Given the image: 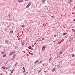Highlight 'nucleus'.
Returning a JSON list of instances; mask_svg holds the SVG:
<instances>
[{"mask_svg": "<svg viewBox=\"0 0 75 75\" xmlns=\"http://www.w3.org/2000/svg\"><path fill=\"white\" fill-rule=\"evenodd\" d=\"M64 48H63L60 52H59V55H61V54H62L63 53V52H64Z\"/></svg>", "mask_w": 75, "mask_h": 75, "instance_id": "nucleus-1", "label": "nucleus"}, {"mask_svg": "<svg viewBox=\"0 0 75 75\" xmlns=\"http://www.w3.org/2000/svg\"><path fill=\"white\" fill-rule=\"evenodd\" d=\"M45 46H44L42 48V50L44 51L45 50Z\"/></svg>", "mask_w": 75, "mask_h": 75, "instance_id": "nucleus-2", "label": "nucleus"}, {"mask_svg": "<svg viewBox=\"0 0 75 75\" xmlns=\"http://www.w3.org/2000/svg\"><path fill=\"white\" fill-rule=\"evenodd\" d=\"M38 62H39V60H37L35 62V64H36Z\"/></svg>", "mask_w": 75, "mask_h": 75, "instance_id": "nucleus-3", "label": "nucleus"}, {"mask_svg": "<svg viewBox=\"0 0 75 75\" xmlns=\"http://www.w3.org/2000/svg\"><path fill=\"white\" fill-rule=\"evenodd\" d=\"M31 2H30L28 4V5L30 6H31Z\"/></svg>", "mask_w": 75, "mask_h": 75, "instance_id": "nucleus-4", "label": "nucleus"}, {"mask_svg": "<svg viewBox=\"0 0 75 75\" xmlns=\"http://www.w3.org/2000/svg\"><path fill=\"white\" fill-rule=\"evenodd\" d=\"M18 1L19 2H23L24 0H18Z\"/></svg>", "mask_w": 75, "mask_h": 75, "instance_id": "nucleus-5", "label": "nucleus"}, {"mask_svg": "<svg viewBox=\"0 0 75 75\" xmlns=\"http://www.w3.org/2000/svg\"><path fill=\"white\" fill-rule=\"evenodd\" d=\"M9 42V41H8V40L5 41L6 43H8Z\"/></svg>", "mask_w": 75, "mask_h": 75, "instance_id": "nucleus-6", "label": "nucleus"}, {"mask_svg": "<svg viewBox=\"0 0 75 75\" xmlns=\"http://www.w3.org/2000/svg\"><path fill=\"white\" fill-rule=\"evenodd\" d=\"M6 56V54H4L2 55V57H5Z\"/></svg>", "mask_w": 75, "mask_h": 75, "instance_id": "nucleus-7", "label": "nucleus"}, {"mask_svg": "<svg viewBox=\"0 0 75 75\" xmlns=\"http://www.w3.org/2000/svg\"><path fill=\"white\" fill-rule=\"evenodd\" d=\"M31 46H29L28 47L29 49H30V50H31Z\"/></svg>", "mask_w": 75, "mask_h": 75, "instance_id": "nucleus-8", "label": "nucleus"}, {"mask_svg": "<svg viewBox=\"0 0 75 75\" xmlns=\"http://www.w3.org/2000/svg\"><path fill=\"white\" fill-rule=\"evenodd\" d=\"M2 68L3 69H4L6 68V67L5 66H4V67H2Z\"/></svg>", "mask_w": 75, "mask_h": 75, "instance_id": "nucleus-9", "label": "nucleus"}, {"mask_svg": "<svg viewBox=\"0 0 75 75\" xmlns=\"http://www.w3.org/2000/svg\"><path fill=\"white\" fill-rule=\"evenodd\" d=\"M66 34H67V33L65 32L63 34V35H66Z\"/></svg>", "mask_w": 75, "mask_h": 75, "instance_id": "nucleus-10", "label": "nucleus"}, {"mask_svg": "<svg viewBox=\"0 0 75 75\" xmlns=\"http://www.w3.org/2000/svg\"><path fill=\"white\" fill-rule=\"evenodd\" d=\"M15 52V51H14L12 52L11 53L13 54H14Z\"/></svg>", "mask_w": 75, "mask_h": 75, "instance_id": "nucleus-11", "label": "nucleus"}, {"mask_svg": "<svg viewBox=\"0 0 75 75\" xmlns=\"http://www.w3.org/2000/svg\"><path fill=\"white\" fill-rule=\"evenodd\" d=\"M15 52V51H14L12 52L11 53L13 54H14Z\"/></svg>", "mask_w": 75, "mask_h": 75, "instance_id": "nucleus-12", "label": "nucleus"}, {"mask_svg": "<svg viewBox=\"0 0 75 75\" xmlns=\"http://www.w3.org/2000/svg\"><path fill=\"white\" fill-rule=\"evenodd\" d=\"M55 69H55V68H54V69H53V72H54V71H55Z\"/></svg>", "mask_w": 75, "mask_h": 75, "instance_id": "nucleus-13", "label": "nucleus"}, {"mask_svg": "<svg viewBox=\"0 0 75 75\" xmlns=\"http://www.w3.org/2000/svg\"><path fill=\"white\" fill-rule=\"evenodd\" d=\"M42 61L41 60V61L39 62L38 63V64H40V63H41V62H42Z\"/></svg>", "mask_w": 75, "mask_h": 75, "instance_id": "nucleus-14", "label": "nucleus"}, {"mask_svg": "<svg viewBox=\"0 0 75 75\" xmlns=\"http://www.w3.org/2000/svg\"><path fill=\"white\" fill-rule=\"evenodd\" d=\"M72 56L73 57H74L75 56V55L74 54H72Z\"/></svg>", "mask_w": 75, "mask_h": 75, "instance_id": "nucleus-15", "label": "nucleus"}, {"mask_svg": "<svg viewBox=\"0 0 75 75\" xmlns=\"http://www.w3.org/2000/svg\"><path fill=\"white\" fill-rule=\"evenodd\" d=\"M46 1V0H42V2H43V3H44V2H45Z\"/></svg>", "mask_w": 75, "mask_h": 75, "instance_id": "nucleus-16", "label": "nucleus"}, {"mask_svg": "<svg viewBox=\"0 0 75 75\" xmlns=\"http://www.w3.org/2000/svg\"><path fill=\"white\" fill-rule=\"evenodd\" d=\"M13 31H11L10 32V34H11V33H13Z\"/></svg>", "mask_w": 75, "mask_h": 75, "instance_id": "nucleus-17", "label": "nucleus"}, {"mask_svg": "<svg viewBox=\"0 0 75 75\" xmlns=\"http://www.w3.org/2000/svg\"><path fill=\"white\" fill-rule=\"evenodd\" d=\"M29 6L28 5H27V6H26V8H28V7H29Z\"/></svg>", "mask_w": 75, "mask_h": 75, "instance_id": "nucleus-18", "label": "nucleus"}, {"mask_svg": "<svg viewBox=\"0 0 75 75\" xmlns=\"http://www.w3.org/2000/svg\"><path fill=\"white\" fill-rule=\"evenodd\" d=\"M27 74H28V72H26V73H25V74H24V75H27Z\"/></svg>", "mask_w": 75, "mask_h": 75, "instance_id": "nucleus-19", "label": "nucleus"}, {"mask_svg": "<svg viewBox=\"0 0 75 75\" xmlns=\"http://www.w3.org/2000/svg\"><path fill=\"white\" fill-rule=\"evenodd\" d=\"M13 55V54H12V53H11L9 55Z\"/></svg>", "mask_w": 75, "mask_h": 75, "instance_id": "nucleus-20", "label": "nucleus"}, {"mask_svg": "<svg viewBox=\"0 0 75 75\" xmlns=\"http://www.w3.org/2000/svg\"><path fill=\"white\" fill-rule=\"evenodd\" d=\"M50 61H51V58H50V59H49V62Z\"/></svg>", "mask_w": 75, "mask_h": 75, "instance_id": "nucleus-21", "label": "nucleus"}, {"mask_svg": "<svg viewBox=\"0 0 75 75\" xmlns=\"http://www.w3.org/2000/svg\"><path fill=\"white\" fill-rule=\"evenodd\" d=\"M14 69H13L11 71V73H13V71H14Z\"/></svg>", "mask_w": 75, "mask_h": 75, "instance_id": "nucleus-22", "label": "nucleus"}, {"mask_svg": "<svg viewBox=\"0 0 75 75\" xmlns=\"http://www.w3.org/2000/svg\"><path fill=\"white\" fill-rule=\"evenodd\" d=\"M17 63H16V64L15 65V67H16L17 66Z\"/></svg>", "mask_w": 75, "mask_h": 75, "instance_id": "nucleus-23", "label": "nucleus"}, {"mask_svg": "<svg viewBox=\"0 0 75 75\" xmlns=\"http://www.w3.org/2000/svg\"><path fill=\"white\" fill-rule=\"evenodd\" d=\"M41 71V69H40V71H39V72H40Z\"/></svg>", "mask_w": 75, "mask_h": 75, "instance_id": "nucleus-24", "label": "nucleus"}, {"mask_svg": "<svg viewBox=\"0 0 75 75\" xmlns=\"http://www.w3.org/2000/svg\"><path fill=\"white\" fill-rule=\"evenodd\" d=\"M23 72L24 73L25 72V70H24V71H23Z\"/></svg>", "mask_w": 75, "mask_h": 75, "instance_id": "nucleus-25", "label": "nucleus"}, {"mask_svg": "<svg viewBox=\"0 0 75 75\" xmlns=\"http://www.w3.org/2000/svg\"><path fill=\"white\" fill-rule=\"evenodd\" d=\"M60 66V65H59L57 66V68H59Z\"/></svg>", "mask_w": 75, "mask_h": 75, "instance_id": "nucleus-26", "label": "nucleus"}, {"mask_svg": "<svg viewBox=\"0 0 75 75\" xmlns=\"http://www.w3.org/2000/svg\"><path fill=\"white\" fill-rule=\"evenodd\" d=\"M22 45H24V42H23L22 43Z\"/></svg>", "mask_w": 75, "mask_h": 75, "instance_id": "nucleus-27", "label": "nucleus"}, {"mask_svg": "<svg viewBox=\"0 0 75 75\" xmlns=\"http://www.w3.org/2000/svg\"><path fill=\"white\" fill-rule=\"evenodd\" d=\"M15 55H13V58H14V57H15Z\"/></svg>", "mask_w": 75, "mask_h": 75, "instance_id": "nucleus-28", "label": "nucleus"}, {"mask_svg": "<svg viewBox=\"0 0 75 75\" xmlns=\"http://www.w3.org/2000/svg\"><path fill=\"white\" fill-rule=\"evenodd\" d=\"M23 70H25V68H24V67H23Z\"/></svg>", "mask_w": 75, "mask_h": 75, "instance_id": "nucleus-29", "label": "nucleus"}, {"mask_svg": "<svg viewBox=\"0 0 75 75\" xmlns=\"http://www.w3.org/2000/svg\"><path fill=\"white\" fill-rule=\"evenodd\" d=\"M4 52H2L1 53V54H4Z\"/></svg>", "mask_w": 75, "mask_h": 75, "instance_id": "nucleus-30", "label": "nucleus"}, {"mask_svg": "<svg viewBox=\"0 0 75 75\" xmlns=\"http://www.w3.org/2000/svg\"><path fill=\"white\" fill-rule=\"evenodd\" d=\"M51 17H52V18H54V17H53V16H51Z\"/></svg>", "mask_w": 75, "mask_h": 75, "instance_id": "nucleus-31", "label": "nucleus"}, {"mask_svg": "<svg viewBox=\"0 0 75 75\" xmlns=\"http://www.w3.org/2000/svg\"><path fill=\"white\" fill-rule=\"evenodd\" d=\"M7 63V61L5 63V64H6Z\"/></svg>", "mask_w": 75, "mask_h": 75, "instance_id": "nucleus-32", "label": "nucleus"}, {"mask_svg": "<svg viewBox=\"0 0 75 75\" xmlns=\"http://www.w3.org/2000/svg\"><path fill=\"white\" fill-rule=\"evenodd\" d=\"M8 16H9V17H10V14H9L8 15Z\"/></svg>", "mask_w": 75, "mask_h": 75, "instance_id": "nucleus-33", "label": "nucleus"}, {"mask_svg": "<svg viewBox=\"0 0 75 75\" xmlns=\"http://www.w3.org/2000/svg\"><path fill=\"white\" fill-rule=\"evenodd\" d=\"M73 21H75V18L74 19Z\"/></svg>", "mask_w": 75, "mask_h": 75, "instance_id": "nucleus-34", "label": "nucleus"}, {"mask_svg": "<svg viewBox=\"0 0 75 75\" xmlns=\"http://www.w3.org/2000/svg\"><path fill=\"white\" fill-rule=\"evenodd\" d=\"M36 41H39V40H36Z\"/></svg>", "mask_w": 75, "mask_h": 75, "instance_id": "nucleus-35", "label": "nucleus"}, {"mask_svg": "<svg viewBox=\"0 0 75 75\" xmlns=\"http://www.w3.org/2000/svg\"><path fill=\"white\" fill-rule=\"evenodd\" d=\"M61 62H62V61L60 62L59 63V64H60V63H61Z\"/></svg>", "mask_w": 75, "mask_h": 75, "instance_id": "nucleus-36", "label": "nucleus"}, {"mask_svg": "<svg viewBox=\"0 0 75 75\" xmlns=\"http://www.w3.org/2000/svg\"><path fill=\"white\" fill-rule=\"evenodd\" d=\"M74 33H75V30L73 31Z\"/></svg>", "mask_w": 75, "mask_h": 75, "instance_id": "nucleus-37", "label": "nucleus"}, {"mask_svg": "<svg viewBox=\"0 0 75 75\" xmlns=\"http://www.w3.org/2000/svg\"><path fill=\"white\" fill-rule=\"evenodd\" d=\"M28 0H25V1H28Z\"/></svg>", "mask_w": 75, "mask_h": 75, "instance_id": "nucleus-38", "label": "nucleus"}, {"mask_svg": "<svg viewBox=\"0 0 75 75\" xmlns=\"http://www.w3.org/2000/svg\"><path fill=\"white\" fill-rule=\"evenodd\" d=\"M7 69H8V67H7V68H6Z\"/></svg>", "mask_w": 75, "mask_h": 75, "instance_id": "nucleus-39", "label": "nucleus"}, {"mask_svg": "<svg viewBox=\"0 0 75 75\" xmlns=\"http://www.w3.org/2000/svg\"><path fill=\"white\" fill-rule=\"evenodd\" d=\"M13 58H14V57H13L12 58V59H13Z\"/></svg>", "mask_w": 75, "mask_h": 75, "instance_id": "nucleus-40", "label": "nucleus"}, {"mask_svg": "<svg viewBox=\"0 0 75 75\" xmlns=\"http://www.w3.org/2000/svg\"><path fill=\"white\" fill-rule=\"evenodd\" d=\"M3 62L4 64V62Z\"/></svg>", "mask_w": 75, "mask_h": 75, "instance_id": "nucleus-41", "label": "nucleus"}, {"mask_svg": "<svg viewBox=\"0 0 75 75\" xmlns=\"http://www.w3.org/2000/svg\"><path fill=\"white\" fill-rule=\"evenodd\" d=\"M54 27H53V28H54Z\"/></svg>", "mask_w": 75, "mask_h": 75, "instance_id": "nucleus-42", "label": "nucleus"}, {"mask_svg": "<svg viewBox=\"0 0 75 75\" xmlns=\"http://www.w3.org/2000/svg\"><path fill=\"white\" fill-rule=\"evenodd\" d=\"M43 67H44V64L43 65Z\"/></svg>", "mask_w": 75, "mask_h": 75, "instance_id": "nucleus-43", "label": "nucleus"}]
</instances>
